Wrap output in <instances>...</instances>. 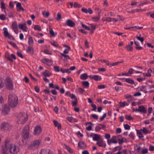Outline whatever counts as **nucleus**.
Returning a JSON list of instances; mask_svg holds the SVG:
<instances>
[{"mask_svg": "<svg viewBox=\"0 0 154 154\" xmlns=\"http://www.w3.org/2000/svg\"><path fill=\"white\" fill-rule=\"evenodd\" d=\"M39 154H51V153L48 149H43L41 151Z\"/></svg>", "mask_w": 154, "mask_h": 154, "instance_id": "nucleus-25", "label": "nucleus"}, {"mask_svg": "<svg viewBox=\"0 0 154 154\" xmlns=\"http://www.w3.org/2000/svg\"><path fill=\"white\" fill-rule=\"evenodd\" d=\"M41 61L42 63L46 64L48 66H51L52 64V61L51 60L48 58H44L42 59L41 60Z\"/></svg>", "mask_w": 154, "mask_h": 154, "instance_id": "nucleus-13", "label": "nucleus"}, {"mask_svg": "<svg viewBox=\"0 0 154 154\" xmlns=\"http://www.w3.org/2000/svg\"><path fill=\"white\" fill-rule=\"evenodd\" d=\"M60 72L63 73H69L70 72L69 69L63 70L62 68H60Z\"/></svg>", "mask_w": 154, "mask_h": 154, "instance_id": "nucleus-40", "label": "nucleus"}, {"mask_svg": "<svg viewBox=\"0 0 154 154\" xmlns=\"http://www.w3.org/2000/svg\"><path fill=\"white\" fill-rule=\"evenodd\" d=\"M138 112L145 113L147 112V109L143 106H140L138 107Z\"/></svg>", "mask_w": 154, "mask_h": 154, "instance_id": "nucleus-20", "label": "nucleus"}, {"mask_svg": "<svg viewBox=\"0 0 154 154\" xmlns=\"http://www.w3.org/2000/svg\"><path fill=\"white\" fill-rule=\"evenodd\" d=\"M22 133L23 135H29L30 130L28 125H26L24 127Z\"/></svg>", "mask_w": 154, "mask_h": 154, "instance_id": "nucleus-14", "label": "nucleus"}, {"mask_svg": "<svg viewBox=\"0 0 154 154\" xmlns=\"http://www.w3.org/2000/svg\"><path fill=\"white\" fill-rule=\"evenodd\" d=\"M50 43L53 46L56 48H57L59 46L58 44L56 42L54 41L51 42Z\"/></svg>", "mask_w": 154, "mask_h": 154, "instance_id": "nucleus-38", "label": "nucleus"}, {"mask_svg": "<svg viewBox=\"0 0 154 154\" xmlns=\"http://www.w3.org/2000/svg\"><path fill=\"white\" fill-rule=\"evenodd\" d=\"M1 8L2 11L4 10H5L6 9L5 4L4 3L3 1H1Z\"/></svg>", "mask_w": 154, "mask_h": 154, "instance_id": "nucleus-37", "label": "nucleus"}, {"mask_svg": "<svg viewBox=\"0 0 154 154\" xmlns=\"http://www.w3.org/2000/svg\"><path fill=\"white\" fill-rule=\"evenodd\" d=\"M93 140L97 141V144L100 147L103 146V140L100 138L99 135H94V136L93 137Z\"/></svg>", "mask_w": 154, "mask_h": 154, "instance_id": "nucleus-7", "label": "nucleus"}, {"mask_svg": "<svg viewBox=\"0 0 154 154\" xmlns=\"http://www.w3.org/2000/svg\"><path fill=\"white\" fill-rule=\"evenodd\" d=\"M70 47H68V48L65 49L63 51L64 54H67L69 53V51L70 50Z\"/></svg>", "mask_w": 154, "mask_h": 154, "instance_id": "nucleus-52", "label": "nucleus"}, {"mask_svg": "<svg viewBox=\"0 0 154 154\" xmlns=\"http://www.w3.org/2000/svg\"><path fill=\"white\" fill-rule=\"evenodd\" d=\"M42 75L45 77H49L51 75V74L48 71L46 70L42 72Z\"/></svg>", "mask_w": 154, "mask_h": 154, "instance_id": "nucleus-29", "label": "nucleus"}, {"mask_svg": "<svg viewBox=\"0 0 154 154\" xmlns=\"http://www.w3.org/2000/svg\"><path fill=\"white\" fill-rule=\"evenodd\" d=\"M82 6V5L76 2L74 3L73 7L74 8H80Z\"/></svg>", "mask_w": 154, "mask_h": 154, "instance_id": "nucleus-49", "label": "nucleus"}, {"mask_svg": "<svg viewBox=\"0 0 154 154\" xmlns=\"http://www.w3.org/2000/svg\"><path fill=\"white\" fill-rule=\"evenodd\" d=\"M91 116L92 118L97 120L98 119V116L96 114H92L91 115Z\"/></svg>", "mask_w": 154, "mask_h": 154, "instance_id": "nucleus-63", "label": "nucleus"}, {"mask_svg": "<svg viewBox=\"0 0 154 154\" xmlns=\"http://www.w3.org/2000/svg\"><path fill=\"white\" fill-rule=\"evenodd\" d=\"M119 137L117 135H113L109 140H107L108 144L110 145L112 143H116L118 142Z\"/></svg>", "mask_w": 154, "mask_h": 154, "instance_id": "nucleus-10", "label": "nucleus"}, {"mask_svg": "<svg viewBox=\"0 0 154 154\" xmlns=\"http://www.w3.org/2000/svg\"><path fill=\"white\" fill-rule=\"evenodd\" d=\"M8 150L11 154H17L19 151V149L18 146L9 143Z\"/></svg>", "mask_w": 154, "mask_h": 154, "instance_id": "nucleus-3", "label": "nucleus"}, {"mask_svg": "<svg viewBox=\"0 0 154 154\" xmlns=\"http://www.w3.org/2000/svg\"><path fill=\"white\" fill-rule=\"evenodd\" d=\"M43 16L46 17H48L49 15V13L48 12H44L42 13Z\"/></svg>", "mask_w": 154, "mask_h": 154, "instance_id": "nucleus-59", "label": "nucleus"}, {"mask_svg": "<svg viewBox=\"0 0 154 154\" xmlns=\"http://www.w3.org/2000/svg\"><path fill=\"white\" fill-rule=\"evenodd\" d=\"M77 99L76 97L75 98V100L74 101L72 102V106H76L77 104Z\"/></svg>", "mask_w": 154, "mask_h": 154, "instance_id": "nucleus-54", "label": "nucleus"}, {"mask_svg": "<svg viewBox=\"0 0 154 154\" xmlns=\"http://www.w3.org/2000/svg\"><path fill=\"white\" fill-rule=\"evenodd\" d=\"M16 6L17 8V9L20 11H23L24 10V9L21 6V4L19 2L16 5Z\"/></svg>", "mask_w": 154, "mask_h": 154, "instance_id": "nucleus-35", "label": "nucleus"}, {"mask_svg": "<svg viewBox=\"0 0 154 154\" xmlns=\"http://www.w3.org/2000/svg\"><path fill=\"white\" fill-rule=\"evenodd\" d=\"M29 135H23L22 137L21 141L22 142V144H26V142L28 140Z\"/></svg>", "mask_w": 154, "mask_h": 154, "instance_id": "nucleus-21", "label": "nucleus"}, {"mask_svg": "<svg viewBox=\"0 0 154 154\" xmlns=\"http://www.w3.org/2000/svg\"><path fill=\"white\" fill-rule=\"evenodd\" d=\"M101 129L100 126L98 125H97L95 128V131L97 132L99 131Z\"/></svg>", "mask_w": 154, "mask_h": 154, "instance_id": "nucleus-60", "label": "nucleus"}, {"mask_svg": "<svg viewBox=\"0 0 154 154\" xmlns=\"http://www.w3.org/2000/svg\"><path fill=\"white\" fill-rule=\"evenodd\" d=\"M136 38L137 39L141 42V43L143 44L144 40V38L141 37V35H140L139 36H136Z\"/></svg>", "mask_w": 154, "mask_h": 154, "instance_id": "nucleus-31", "label": "nucleus"}, {"mask_svg": "<svg viewBox=\"0 0 154 154\" xmlns=\"http://www.w3.org/2000/svg\"><path fill=\"white\" fill-rule=\"evenodd\" d=\"M118 140V141H118L119 143V144H122L126 140V139L125 138H122L121 139H119V138Z\"/></svg>", "mask_w": 154, "mask_h": 154, "instance_id": "nucleus-50", "label": "nucleus"}, {"mask_svg": "<svg viewBox=\"0 0 154 154\" xmlns=\"http://www.w3.org/2000/svg\"><path fill=\"white\" fill-rule=\"evenodd\" d=\"M124 127L125 129L129 130L130 128V126L127 124H125L124 125Z\"/></svg>", "mask_w": 154, "mask_h": 154, "instance_id": "nucleus-61", "label": "nucleus"}, {"mask_svg": "<svg viewBox=\"0 0 154 154\" xmlns=\"http://www.w3.org/2000/svg\"><path fill=\"white\" fill-rule=\"evenodd\" d=\"M81 79L82 80H85L87 79L88 77V76L86 73H84L81 74L80 76Z\"/></svg>", "mask_w": 154, "mask_h": 154, "instance_id": "nucleus-27", "label": "nucleus"}, {"mask_svg": "<svg viewBox=\"0 0 154 154\" xmlns=\"http://www.w3.org/2000/svg\"><path fill=\"white\" fill-rule=\"evenodd\" d=\"M134 44L136 45L135 48L137 50H140L142 49V47L140 46V43L138 42L134 41Z\"/></svg>", "mask_w": 154, "mask_h": 154, "instance_id": "nucleus-32", "label": "nucleus"}, {"mask_svg": "<svg viewBox=\"0 0 154 154\" xmlns=\"http://www.w3.org/2000/svg\"><path fill=\"white\" fill-rule=\"evenodd\" d=\"M18 26L19 29L22 30L23 32H27L28 28L26 26V24L25 23H21Z\"/></svg>", "mask_w": 154, "mask_h": 154, "instance_id": "nucleus-15", "label": "nucleus"}, {"mask_svg": "<svg viewBox=\"0 0 154 154\" xmlns=\"http://www.w3.org/2000/svg\"><path fill=\"white\" fill-rule=\"evenodd\" d=\"M81 25L82 26V27L85 29H86L87 30H90V28L88 27L87 26H86V25H85L84 24H83V23L81 24Z\"/></svg>", "mask_w": 154, "mask_h": 154, "instance_id": "nucleus-58", "label": "nucleus"}, {"mask_svg": "<svg viewBox=\"0 0 154 154\" xmlns=\"http://www.w3.org/2000/svg\"><path fill=\"white\" fill-rule=\"evenodd\" d=\"M60 54L62 56L66 58L67 60L70 59V57L68 55H66L65 54L61 53H60Z\"/></svg>", "mask_w": 154, "mask_h": 154, "instance_id": "nucleus-56", "label": "nucleus"}, {"mask_svg": "<svg viewBox=\"0 0 154 154\" xmlns=\"http://www.w3.org/2000/svg\"><path fill=\"white\" fill-rule=\"evenodd\" d=\"M18 99L17 97L14 94H10L8 96V104L11 107H15L17 104Z\"/></svg>", "mask_w": 154, "mask_h": 154, "instance_id": "nucleus-2", "label": "nucleus"}, {"mask_svg": "<svg viewBox=\"0 0 154 154\" xmlns=\"http://www.w3.org/2000/svg\"><path fill=\"white\" fill-rule=\"evenodd\" d=\"M1 127L2 131L6 132L9 131L12 128L11 125L6 122H3L1 125Z\"/></svg>", "mask_w": 154, "mask_h": 154, "instance_id": "nucleus-5", "label": "nucleus"}, {"mask_svg": "<svg viewBox=\"0 0 154 154\" xmlns=\"http://www.w3.org/2000/svg\"><path fill=\"white\" fill-rule=\"evenodd\" d=\"M145 11V10L144 9H133L131 11V12L132 13H137V12H140L141 11Z\"/></svg>", "mask_w": 154, "mask_h": 154, "instance_id": "nucleus-28", "label": "nucleus"}, {"mask_svg": "<svg viewBox=\"0 0 154 154\" xmlns=\"http://www.w3.org/2000/svg\"><path fill=\"white\" fill-rule=\"evenodd\" d=\"M137 149L139 153L141 154H146L148 152V149L145 148L141 149V147L140 146L137 147Z\"/></svg>", "mask_w": 154, "mask_h": 154, "instance_id": "nucleus-16", "label": "nucleus"}, {"mask_svg": "<svg viewBox=\"0 0 154 154\" xmlns=\"http://www.w3.org/2000/svg\"><path fill=\"white\" fill-rule=\"evenodd\" d=\"M34 49L32 46H29L26 49V52L29 54L32 55L34 53Z\"/></svg>", "mask_w": 154, "mask_h": 154, "instance_id": "nucleus-19", "label": "nucleus"}, {"mask_svg": "<svg viewBox=\"0 0 154 154\" xmlns=\"http://www.w3.org/2000/svg\"><path fill=\"white\" fill-rule=\"evenodd\" d=\"M90 124L91 125H89L86 128V130L87 131H91L92 128V126L91 125H93V124L91 122H88L87 124Z\"/></svg>", "mask_w": 154, "mask_h": 154, "instance_id": "nucleus-46", "label": "nucleus"}, {"mask_svg": "<svg viewBox=\"0 0 154 154\" xmlns=\"http://www.w3.org/2000/svg\"><path fill=\"white\" fill-rule=\"evenodd\" d=\"M12 29L16 34H18L19 33L18 29L17 24L16 22H14L12 24Z\"/></svg>", "mask_w": 154, "mask_h": 154, "instance_id": "nucleus-17", "label": "nucleus"}, {"mask_svg": "<svg viewBox=\"0 0 154 154\" xmlns=\"http://www.w3.org/2000/svg\"><path fill=\"white\" fill-rule=\"evenodd\" d=\"M34 29L35 30L40 31L41 30V26L38 25H35L34 27Z\"/></svg>", "mask_w": 154, "mask_h": 154, "instance_id": "nucleus-48", "label": "nucleus"}, {"mask_svg": "<svg viewBox=\"0 0 154 154\" xmlns=\"http://www.w3.org/2000/svg\"><path fill=\"white\" fill-rule=\"evenodd\" d=\"M125 82L131 84H133L134 83V80L129 78L125 79Z\"/></svg>", "mask_w": 154, "mask_h": 154, "instance_id": "nucleus-42", "label": "nucleus"}, {"mask_svg": "<svg viewBox=\"0 0 154 154\" xmlns=\"http://www.w3.org/2000/svg\"><path fill=\"white\" fill-rule=\"evenodd\" d=\"M102 78L100 76L97 75H94L93 79L96 81H98L101 80Z\"/></svg>", "mask_w": 154, "mask_h": 154, "instance_id": "nucleus-34", "label": "nucleus"}, {"mask_svg": "<svg viewBox=\"0 0 154 154\" xmlns=\"http://www.w3.org/2000/svg\"><path fill=\"white\" fill-rule=\"evenodd\" d=\"M126 119L129 121H130L133 119V118L131 116L128 115H126L125 116Z\"/></svg>", "mask_w": 154, "mask_h": 154, "instance_id": "nucleus-55", "label": "nucleus"}, {"mask_svg": "<svg viewBox=\"0 0 154 154\" xmlns=\"http://www.w3.org/2000/svg\"><path fill=\"white\" fill-rule=\"evenodd\" d=\"M28 44L30 46H32L34 44V41L32 38L31 36H29L28 38Z\"/></svg>", "mask_w": 154, "mask_h": 154, "instance_id": "nucleus-26", "label": "nucleus"}, {"mask_svg": "<svg viewBox=\"0 0 154 154\" xmlns=\"http://www.w3.org/2000/svg\"><path fill=\"white\" fill-rule=\"evenodd\" d=\"M44 53L46 54L51 55L52 53L48 50H45L44 51Z\"/></svg>", "mask_w": 154, "mask_h": 154, "instance_id": "nucleus-64", "label": "nucleus"}, {"mask_svg": "<svg viewBox=\"0 0 154 154\" xmlns=\"http://www.w3.org/2000/svg\"><path fill=\"white\" fill-rule=\"evenodd\" d=\"M62 24L63 26H68L70 27H73L75 25V23L69 19L67 20L65 22L63 23Z\"/></svg>", "mask_w": 154, "mask_h": 154, "instance_id": "nucleus-11", "label": "nucleus"}, {"mask_svg": "<svg viewBox=\"0 0 154 154\" xmlns=\"http://www.w3.org/2000/svg\"><path fill=\"white\" fill-rule=\"evenodd\" d=\"M53 122L55 127H57L58 129L60 130L61 129V125L60 123H59L56 120H54Z\"/></svg>", "mask_w": 154, "mask_h": 154, "instance_id": "nucleus-24", "label": "nucleus"}, {"mask_svg": "<svg viewBox=\"0 0 154 154\" xmlns=\"http://www.w3.org/2000/svg\"><path fill=\"white\" fill-rule=\"evenodd\" d=\"M6 19V17L3 14L0 15V19L2 20H4Z\"/></svg>", "mask_w": 154, "mask_h": 154, "instance_id": "nucleus-53", "label": "nucleus"}, {"mask_svg": "<svg viewBox=\"0 0 154 154\" xmlns=\"http://www.w3.org/2000/svg\"><path fill=\"white\" fill-rule=\"evenodd\" d=\"M78 146L81 149H84L85 148V146L84 143L82 142H80L78 143Z\"/></svg>", "mask_w": 154, "mask_h": 154, "instance_id": "nucleus-30", "label": "nucleus"}, {"mask_svg": "<svg viewBox=\"0 0 154 154\" xmlns=\"http://www.w3.org/2000/svg\"><path fill=\"white\" fill-rule=\"evenodd\" d=\"M137 133L138 135H143V134H149L150 132L146 128L144 127L140 130H137Z\"/></svg>", "mask_w": 154, "mask_h": 154, "instance_id": "nucleus-9", "label": "nucleus"}, {"mask_svg": "<svg viewBox=\"0 0 154 154\" xmlns=\"http://www.w3.org/2000/svg\"><path fill=\"white\" fill-rule=\"evenodd\" d=\"M3 29L4 35L5 37H7L10 39L14 40V37L12 35L10 34L8 32L7 28H4Z\"/></svg>", "mask_w": 154, "mask_h": 154, "instance_id": "nucleus-12", "label": "nucleus"}, {"mask_svg": "<svg viewBox=\"0 0 154 154\" xmlns=\"http://www.w3.org/2000/svg\"><path fill=\"white\" fill-rule=\"evenodd\" d=\"M66 119L70 122H73V118L72 116H68L66 118Z\"/></svg>", "mask_w": 154, "mask_h": 154, "instance_id": "nucleus-51", "label": "nucleus"}, {"mask_svg": "<svg viewBox=\"0 0 154 154\" xmlns=\"http://www.w3.org/2000/svg\"><path fill=\"white\" fill-rule=\"evenodd\" d=\"M119 105L120 107H124L125 106H128L129 105L128 103L126 101H124L123 102H120Z\"/></svg>", "mask_w": 154, "mask_h": 154, "instance_id": "nucleus-33", "label": "nucleus"}, {"mask_svg": "<svg viewBox=\"0 0 154 154\" xmlns=\"http://www.w3.org/2000/svg\"><path fill=\"white\" fill-rule=\"evenodd\" d=\"M41 131V128L39 126H36L35 128L34 133L35 134H39Z\"/></svg>", "mask_w": 154, "mask_h": 154, "instance_id": "nucleus-22", "label": "nucleus"}, {"mask_svg": "<svg viewBox=\"0 0 154 154\" xmlns=\"http://www.w3.org/2000/svg\"><path fill=\"white\" fill-rule=\"evenodd\" d=\"M49 32L50 35L52 36L55 37L57 35V33L55 34L53 29L51 28H49Z\"/></svg>", "mask_w": 154, "mask_h": 154, "instance_id": "nucleus-43", "label": "nucleus"}, {"mask_svg": "<svg viewBox=\"0 0 154 154\" xmlns=\"http://www.w3.org/2000/svg\"><path fill=\"white\" fill-rule=\"evenodd\" d=\"M41 141L39 140H36L33 141L29 146V148L31 149L37 148L41 143Z\"/></svg>", "mask_w": 154, "mask_h": 154, "instance_id": "nucleus-8", "label": "nucleus"}, {"mask_svg": "<svg viewBox=\"0 0 154 154\" xmlns=\"http://www.w3.org/2000/svg\"><path fill=\"white\" fill-rule=\"evenodd\" d=\"M115 88L116 91L117 92H119L120 91L122 90V89L121 87L118 86H115Z\"/></svg>", "mask_w": 154, "mask_h": 154, "instance_id": "nucleus-57", "label": "nucleus"}, {"mask_svg": "<svg viewBox=\"0 0 154 154\" xmlns=\"http://www.w3.org/2000/svg\"><path fill=\"white\" fill-rule=\"evenodd\" d=\"M10 140L7 139L5 141L4 145L2 147L1 152L3 154H8V146L10 143Z\"/></svg>", "mask_w": 154, "mask_h": 154, "instance_id": "nucleus-4", "label": "nucleus"}, {"mask_svg": "<svg viewBox=\"0 0 154 154\" xmlns=\"http://www.w3.org/2000/svg\"><path fill=\"white\" fill-rule=\"evenodd\" d=\"M146 87L145 86L143 85L140 87H139L137 88V89L138 91H141L145 93H148L147 90L145 89Z\"/></svg>", "mask_w": 154, "mask_h": 154, "instance_id": "nucleus-23", "label": "nucleus"}, {"mask_svg": "<svg viewBox=\"0 0 154 154\" xmlns=\"http://www.w3.org/2000/svg\"><path fill=\"white\" fill-rule=\"evenodd\" d=\"M125 48L128 51H131L133 50V48L132 47L129 45H128L126 46Z\"/></svg>", "mask_w": 154, "mask_h": 154, "instance_id": "nucleus-45", "label": "nucleus"}, {"mask_svg": "<svg viewBox=\"0 0 154 154\" xmlns=\"http://www.w3.org/2000/svg\"><path fill=\"white\" fill-rule=\"evenodd\" d=\"M28 119L27 114L25 112H20L17 116V123L18 124L25 123Z\"/></svg>", "mask_w": 154, "mask_h": 154, "instance_id": "nucleus-1", "label": "nucleus"}, {"mask_svg": "<svg viewBox=\"0 0 154 154\" xmlns=\"http://www.w3.org/2000/svg\"><path fill=\"white\" fill-rule=\"evenodd\" d=\"M54 71L55 72H58L60 71V68L59 66H54Z\"/></svg>", "mask_w": 154, "mask_h": 154, "instance_id": "nucleus-47", "label": "nucleus"}, {"mask_svg": "<svg viewBox=\"0 0 154 154\" xmlns=\"http://www.w3.org/2000/svg\"><path fill=\"white\" fill-rule=\"evenodd\" d=\"M5 83L6 88L8 89L12 90L14 88L13 81L9 77H8L6 78Z\"/></svg>", "mask_w": 154, "mask_h": 154, "instance_id": "nucleus-6", "label": "nucleus"}, {"mask_svg": "<svg viewBox=\"0 0 154 154\" xmlns=\"http://www.w3.org/2000/svg\"><path fill=\"white\" fill-rule=\"evenodd\" d=\"M82 84L86 88H88L90 85L89 83L87 81L83 82Z\"/></svg>", "mask_w": 154, "mask_h": 154, "instance_id": "nucleus-36", "label": "nucleus"}, {"mask_svg": "<svg viewBox=\"0 0 154 154\" xmlns=\"http://www.w3.org/2000/svg\"><path fill=\"white\" fill-rule=\"evenodd\" d=\"M134 71H135V70L133 69L132 68H130L129 69L128 72L126 73L128 74V76H130V75L133 73V72H134Z\"/></svg>", "mask_w": 154, "mask_h": 154, "instance_id": "nucleus-41", "label": "nucleus"}, {"mask_svg": "<svg viewBox=\"0 0 154 154\" xmlns=\"http://www.w3.org/2000/svg\"><path fill=\"white\" fill-rule=\"evenodd\" d=\"M10 112L9 108L6 105L3 106L2 109V112L4 115L8 114Z\"/></svg>", "mask_w": 154, "mask_h": 154, "instance_id": "nucleus-18", "label": "nucleus"}, {"mask_svg": "<svg viewBox=\"0 0 154 154\" xmlns=\"http://www.w3.org/2000/svg\"><path fill=\"white\" fill-rule=\"evenodd\" d=\"M91 19L93 21L97 22L100 19V16L98 15V16L92 17Z\"/></svg>", "mask_w": 154, "mask_h": 154, "instance_id": "nucleus-39", "label": "nucleus"}, {"mask_svg": "<svg viewBox=\"0 0 154 154\" xmlns=\"http://www.w3.org/2000/svg\"><path fill=\"white\" fill-rule=\"evenodd\" d=\"M94 10L96 12L99 13L100 12V8L99 7H96L94 8Z\"/></svg>", "mask_w": 154, "mask_h": 154, "instance_id": "nucleus-62", "label": "nucleus"}, {"mask_svg": "<svg viewBox=\"0 0 154 154\" xmlns=\"http://www.w3.org/2000/svg\"><path fill=\"white\" fill-rule=\"evenodd\" d=\"M65 147L69 152L71 153H73V150L70 147L67 146L66 145H65Z\"/></svg>", "mask_w": 154, "mask_h": 154, "instance_id": "nucleus-44", "label": "nucleus"}]
</instances>
